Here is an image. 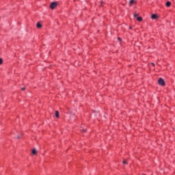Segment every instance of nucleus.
I'll return each mask as SVG.
<instances>
[{"label":"nucleus","instance_id":"1","mask_svg":"<svg viewBox=\"0 0 175 175\" xmlns=\"http://www.w3.org/2000/svg\"><path fill=\"white\" fill-rule=\"evenodd\" d=\"M158 83L159 84V85H165V81H163V79L162 78H159L158 80Z\"/></svg>","mask_w":175,"mask_h":175},{"label":"nucleus","instance_id":"2","mask_svg":"<svg viewBox=\"0 0 175 175\" xmlns=\"http://www.w3.org/2000/svg\"><path fill=\"white\" fill-rule=\"evenodd\" d=\"M57 8V3L56 2H52L50 5L51 9H55Z\"/></svg>","mask_w":175,"mask_h":175},{"label":"nucleus","instance_id":"3","mask_svg":"<svg viewBox=\"0 0 175 175\" xmlns=\"http://www.w3.org/2000/svg\"><path fill=\"white\" fill-rule=\"evenodd\" d=\"M151 18H152V20H157V18H158V15L157 14H152L151 16Z\"/></svg>","mask_w":175,"mask_h":175},{"label":"nucleus","instance_id":"4","mask_svg":"<svg viewBox=\"0 0 175 175\" xmlns=\"http://www.w3.org/2000/svg\"><path fill=\"white\" fill-rule=\"evenodd\" d=\"M171 5H172V3L170 1L166 2L165 6H167V8H170Z\"/></svg>","mask_w":175,"mask_h":175},{"label":"nucleus","instance_id":"5","mask_svg":"<svg viewBox=\"0 0 175 175\" xmlns=\"http://www.w3.org/2000/svg\"><path fill=\"white\" fill-rule=\"evenodd\" d=\"M55 116L56 118H59V112L58 111H55Z\"/></svg>","mask_w":175,"mask_h":175},{"label":"nucleus","instance_id":"6","mask_svg":"<svg viewBox=\"0 0 175 175\" xmlns=\"http://www.w3.org/2000/svg\"><path fill=\"white\" fill-rule=\"evenodd\" d=\"M135 0H130V2H129V5L130 6H132V5H133V3H135Z\"/></svg>","mask_w":175,"mask_h":175},{"label":"nucleus","instance_id":"7","mask_svg":"<svg viewBox=\"0 0 175 175\" xmlns=\"http://www.w3.org/2000/svg\"><path fill=\"white\" fill-rule=\"evenodd\" d=\"M137 21H143V18H142L141 16H137Z\"/></svg>","mask_w":175,"mask_h":175},{"label":"nucleus","instance_id":"8","mask_svg":"<svg viewBox=\"0 0 175 175\" xmlns=\"http://www.w3.org/2000/svg\"><path fill=\"white\" fill-rule=\"evenodd\" d=\"M32 154H33V155H36V154H37L36 149H33Z\"/></svg>","mask_w":175,"mask_h":175},{"label":"nucleus","instance_id":"9","mask_svg":"<svg viewBox=\"0 0 175 175\" xmlns=\"http://www.w3.org/2000/svg\"><path fill=\"white\" fill-rule=\"evenodd\" d=\"M37 28H42V25H40V23H37Z\"/></svg>","mask_w":175,"mask_h":175},{"label":"nucleus","instance_id":"10","mask_svg":"<svg viewBox=\"0 0 175 175\" xmlns=\"http://www.w3.org/2000/svg\"><path fill=\"white\" fill-rule=\"evenodd\" d=\"M3 62V60L2 59V58H0V65H2Z\"/></svg>","mask_w":175,"mask_h":175},{"label":"nucleus","instance_id":"11","mask_svg":"<svg viewBox=\"0 0 175 175\" xmlns=\"http://www.w3.org/2000/svg\"><path fill=\"white\" fill-rule=\"evenodd\" d=\"M122 163H124V165H126L128 163L126 162V161L124 160Z\"/></svg>","mask_w":175,"mask_h":175},{"label":"nucleus","instance_id":"12","mask_svg":"<svg viewBox=\"0 0 175 175\" xmlns=\"http://www.w3.org/2000/svg\"><path fill=\"white\" fill-rule=\"evenodd\" d=\"M137 16H139V14H134V17H137Z\"/></svg>","mask_w":175,"mask_h":175},{"label":"nucleus","instance_id":"13","mask_svg":"<svg viewBox=\"0 0 175 175\" xmlns=\"http://www.w3.org/2000/svg\"><path fill=\"white\" fill-rule=\"evenodd\" d=\"M152 66H155V64L152 63Z\"/></svg>","mask_w":175,"mask_h":175},{"label":"nucleus","instance_id":"14","mask_svg":"<svg viewBox=\"0 0 175 175\" xmlns=\"http://www.w3.org/2000/svg\"><path fill=\"white\" fill-rule=\"evenodd\" d=\"M25 90V88H22V91H24Z\"/></svg>","mask_w":175,"mask_h":175},{"label":"nucleus","instance_id":"15","mask_svg":"<svg viewBox=\"0 0 175 175\" xmlns=\"http://www.w3.org/2000/svg\"><path fill=\"white\" fill-rule=\"evenodd\" d=\"M16 138H17V139H20V136L17 135V136H16Z\"/></svg>","mask_w":175,"mask_h":175},{"label":"nucleus","instance_id":"16","mask_svg":"<svg viewBox=\"0 0 175 175\" xmlns=\"http://www.w3.org/2000/svg\"><path fill=\"white\" fill-rule=\"evenodd\" d=\"M119 40H121V38H118Z\"/></svg>","mask_w":175,"mask_h":175},{"label":"nucleus","instance_id":"17","mask_svg":"<svg viewBox=\"0 0 175 175\" xmlns=\"http://www.w3.org/2000/svg\"><path fill=\"white\" fill-rule=\"evenodd\" d=\"M142 175H146V174H143Z\"/></svg>","mask_w":175,"mask_h":175}]
</instances>
